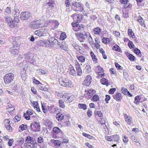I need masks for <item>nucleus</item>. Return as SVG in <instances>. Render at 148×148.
I'll list each match as a JSON object with an SVG mask.
<instances>
[{
  "label": "nucleus",
  "instance_id": "nucleus-33",
  "mask_svg": "<svg viewBox=\"0 0 148 148\" xmlns=\"http://www.w3.org/2000/svg\"><path fill=\"white\" fill-rule=\"evenodd\" d=\"M101 83L103 85H105L107 86L108 85V80L105 78L101 79L100 80Z\"/></svg>",
  "mask_w": 148,
  "mask_h": 148
},
{
  "label": "nucleus",
  "instance_id": "nucleus-27",
  "mask_svg": "<svg viewBox=\"0 0 148 148\" xmlns=\"http://www.w3.org/2000/svg\"><path fill=\"white\" fill-rule=\"evenodd\" d=\"M58 103L59 107L62 108H64L65 107L64 101L62 99H60L59 100Z\"/></svg>",
  "mask_w": 148,
  "mask_h": 148
},
{
  "label": "nucleus",
  "instance_id": "nucleus-14",
  "mask_svg": "<svg viewBox=\"0 0 148 148\" xmlns=\"http://www.w3.org/2000/svg\"><path fill=\"white\" fill-rule=\"evenodd\" d=\"M86 38L88 39V42L90 45H93L94 44V41L92 38L91 37L90 33L88 32L86 33Z\"/></svg>",
  "mask_w": 148,
  "mask_h": 148
},
{
  "label": "nucleus",
  "instance_id": "nucleus-49",
  "mask_svg": "<svg viewBox=\"0 0 148 148\" xmlns=\"http://www.w3.org/2000/svg\"><path fill=\"white\" fill-rule=\"evenodd\" d=\"M121 90L122 92L125 95H127V93H129V91H128L127 89L126 88H121Z\"/></svg>",
  "mask_w": 148,
  "mask_h": 148
},
{
  "label": "nucleus",
  "instance_id": "nucleus-16",
  "mask_svg": "<svg viewBox=\"0 0 148 148\" xmlns=\"http://www.w3.org/2000/svg\"><path fill=\"white\" fill-rule=\"evenodd\" d=\"M58 44L62 49L63 50L65 51H68L67 45L64 42H62L61 44H60V42H58Z\"/></svg>",
  "mask_w": 148,
  "mask_h": 148
},
{
  "label": "nucleus",
  "instance_id": "nucleus-28",
  "mask_svg": "<svg viewBox=\"0 0 148 148\" xmlns=\"http://www.w3.org/2000/svg\"><path fill=\"white\" fill-rule=\"evenodd\" d=\"M128 33L129 36L132 38L135 37L134 34L133 32L132 29H128Z\"/></svg>",
  "mask_w": 148,
  "mask_h": 148
},
{
  "label": "nucleus",
  "instance_id": "nucleus-37",
  "mask_svg": "<svg viewBox=\"0 0 148 148\" xmlns=\"http://www.w3.org/2000/svg\"><path fill=\"white\" fill-rule=\"evenodd\" d=\"M138 20L141 26L144 27L145 26V25L144 23V21L142 17H140V18L138 19Z\"/></svg>",
  "mask_w": 148,
  "mask_h": 148
},
{
  "label": "nucleus",
  "instance_id": "nucleus-41",
  "mask_svg": "<svg viewBox=\"0 0 148 148\" xmlns=\"http://www.w3.org/2000/svg\"><path fill=\"white\" fill-rule=\"evenodd\" d=\"M53 131L56 134H58L60 132L61 130L58 127H55L53 129Z\"/></svg>",
  "mask_w": 148,
  "mask_h": 148
},
{
  "label": "nucleus",
  "instance_id": "nucleus-56",
  "mask_svg": "<svg viewBox=\"0 0 148 148\" xmlns=\"http://www.w3.org/2000/svg\"><path fill=\"white\" fill-rule=\"evenodd\" d=\"M72 46L77 51H79L80 50L79 46L76 44H73Z\"/></svg>",
  "mask_w": 148,
  "mask_h": 148
},
{
  "label": "nucleus",
  "instance_id": "nucleus-2",
  "mask_svg": "<svg viewBox=\"0 0 148 148\" xmlns=\"http://www.w3.org/2000/svg\"><path fill=\"white\" fill-rule=\"evenodd\" d=\"M29 27L32 29H35L39 28L44 27L45 25L42 23V21L41 20H38L31 22L29 25Z\"/></svg>",
  "mask_w": 148,
  "mask_h": 148
},
{
  "label": "nucleus",
  "instance_id": "nucleus-19",
  "mask_svg": "<svg viewBox=\"0 0 148 148\" xmlns=\"http://www.w3.org/2000/svg\"><path fill=\"white\" fill-rule=\"evenodd\" d=\"M79 40L80 42H84L86 38V33H85L84 34H83L82 33H80L79 34Z\"/></svg>",
  "mask_w": 148,
  "mask_h": 148
},
{
  "label": "nucleus",
  "instance_id": "nucleus-38",
  "mask_svg": "<svg viewBox=\"0 0 148 148\" xmlns=\"http://www.w3.org/2000/svg\"><path fill=\"white\" fill-rule=\"evenodd\" d=\"M127 56L129 59L131 61H134L135 58V57L131 54L128 53Z\"/></svg>",
  "mask_w": 148,
  "mask_h": 148
},
{
  "label": "nucleus",
  "instance_id": "nucleus-35",
  "mask_svg": "<svg viewBox=\"0 0 148 148\" xmlns=\"http://www.w3.org/2000/svg\"><path fill=\"white\" fill-rule=\"evenodd\" d=\"M40 126L39 123L37 122L34 123H32L30 125V126L32 128V127H33L36 129L39 128Z\"/></svg>",
  "mask_w": 148,
  "mask_h": 148
},
{
  "label": "nucleus",
  "instance_id": "nucleus-40",
  "mask_svg": "<svg viewBox=\"0 0 148 148\" xmlns=\"http://www.w3.org/2000/svg\"><path fill=\"white\" fill-rule=\"evenodd\" d=\"M21 119V117L20 115L18 114L15 117L14 119V121L15 122H18Z\"/></svg>",
  "mask_w": 148,
  "mask_h": 148
},
{
  "label": "nucleus",
  "instance_id": "nucleus-7",
  "mask_svg": "<svg viewBox=\"0 0 148 148\" xmlns=\"http://www.w3.org/2000/svg\"><path fill=\"white\" fill-rule=\"evenodd\" d=\"M30 13L27 12H22L20 14V18L21 19L24 20L28 19L30 17Z\"/></svg>",
  "mask_w": 148,
  "mask_h": 148
},
{
  "label": "nucleus",
  "instance_id": "nucleus-64",
  "mask_svg": "<svg viewBox=\"0 0 148 148\" xmlns=\"http://www.w3.org/2000/svg\"><path fill=\"white\" fill-rule=\"evenodd\" d=\"M87 114L88 117H90L92 115V112L91 111L88 110L87 112Z\"/></svg>",
  "mask_w": 148,
  "mask_h": 148
},
{
  "label": "nucleus",
  "instance_id": "nucleus-62",
  "mask_svg": "<svg viewBox=\"0 0 148 148\" xmlns=\"http://www.w3.org/2000/svg\"><path fill=\"white\" fill-rule=\"evenodd\" d=\"M116 67L117 68L118 70H121L122 69V67L120 66L118 63H115Z\"/></svg>",
  "mask_w": 148,
  "mask_h": 148
},
{
  "label": "nucleus",
  "instance_id": "nucleus-26",
  "mask_svg": "<svg viewBox=\"0 0 148 148\" xmlns=\"http://www.w3.org/2000/svg\"><path fill=\"white\" fill-rule=\"evenodd\" d=\"M52 142L53 143L54 145L56 146V147L60 146L61 142L60 141L58 140H53V142Z\"/></svg>",
  "mask_w": 148,
  "mask_h": 148
},
{
  "label": "nucleus",
  "instance_id": "nucleus-57",
  "mask_svg": "<svg viewBox=\"0 0 148 148\" xmlns=\"http://www.w3.org/2000/svg\"><path fill=\"white\" fill-rule=\"evenodd\" d=\"M102 40L103 43L106 44L109 42L110 40L109 38H106L103 39Z\"/></svg>",
  "mask_w": 148,
  "mask_h": 148
},
{
  "label": "nucleus",
  "instance_id": "nucleus-45",
  "mask_svg": "<svg viewBox=\"0 0 148 148\" xmlns=\"http://www.w3.org/2000/svg\"><path fill=\"white\" fill-rule=\"evenodd\" d=\"M95 113L96 115L100 117L101 118L102 117H103V114L101 111H95Z\"/></svg>",
  "mask_w": 148,
  "mask_h": 148
},
{
  "label": "nucleus",
  "instance_id": "nucleus-63",
  "mask_svg": "<svg viewBox=\"0 0 148 148\" xmlns=\"http://www.w3.org/2000/svg\"><path fill=\"white\" fill-rule=\"evenodd\" d=\"M116 89L115 88H113L110 89L109 91V93L110 94H113L116 91Z\"/></svg>",
  "mask_w": 148,
  "mask_h": 148
},
{
  "label": "nucleus",
  "instance_id": "nucleus-21",
  "mask_svg": "<svg viewBox=\"0 0 148 148\" xmlns=\"http://www.w3.org/2000/svg\"><path fill=\"white\" fill-rule=\"evenodd\" d=\"M93 33L95 35H100L101 33V29L99 27L95 28L93 30Z\"/></svg>",
  "mask_w": 148,
  "mask_h": 148
},
{
  "label": "nucleus",
  "instance_id": "nucleus-12",
  "mask_svg": "<svg viewBox=\"0 0 148 148\" xmlns=\"http://www.w3.org/2000/svg\"><path fill=\"white\" fill-rule=\"evenodd\" d=\"M72 16L73 19L74 20V21H76L77 22L79 23L81 22V20L82 18V16L75 13Z\"/></svg>",
  "mask_w": 148,
  "mask_h": 148
},
{
  "label": "nucleus",
  "instance_id": "nucleus-6",
  "mask_svg": "<svg viewBox=\"0 0 148 148\" xmlns=\"http://www.w3.org/2000/svg\"><path fill=\"white\" fill-rule=\"evenodd\" d=\"M48 30L46 29H41L36 31L34 33L39 37L45 36L48 34Z\"/></svg>",
  "mask_w": 148,
  "mask_h": 148
},
{
  "label": "nucleus",
  "instance_id": "nucleus-51",
  "mask_svg": "<svg viewBox=\"0 0 148 148\" xmlns=\"http://www.w3.org/2000/svg\"><path fill=\"white\" fill-rule=\"evenodd\" d=\"M134 52L136 54L138 55L139 56H140L141 55V52L138 49L136 48L134 51Z\"/></svg>",
  "mask_w": 148,
  "mask_h": 148
},
{
  "label": "nucleus",
  "instance_id": "nucleus-4",
  "mask_svg": "<svg viewBox=\"0 0 148 148\" xmlns=\"http://www.w3.org/2000/svg\"><path fill=\"white\" fill-rule=\"evenodd\" d=\"M14 78V75L12 73L6 74L4 77V82L8 84L12 82Z\"/></svg>",
  "mask_w": 148,
  "mask_h": 148
},
{
  "label": "nucleus",
  "instance_id": "nucleus-43",
  "mask_svg": "<svg viewBox=\"0 0 148 148\" xmlns=\"http://www.w3.org/2000/svg\"><path fill=\"white\" fill-rule=\"evenodd\" d=\"M113 141L118 142L119 139V137L117 135L112 136Z\"/></svg>",
  "mask_w": 148,
  "mask_h": 148
},
{
  "label": "nucleus",
  "instance_id": "nucleus-13",
  "mask_svg": "<svg viewBox=\"0 0 148 148\" xmlns=\"http://www.w3.org/2000/svg\"><path fill=\"white\" fill-rule=\"evenodd\" d=\"M113 98L117 101H121L122 99V94L120 93H117L115 95H113Z\"/></svg>",
  "mask_w": 148,
  "mask_h": 148
},
{
  "label": "nucleus",
  "instance_id": "nucleus-31",
  "mask_svg": "<svg viewBox=\"0 0 148 148\" xmlns=\"http://www.w3.org/2000/svg\"><path fill=\"white\" fill-rule=\"evenodd\" d=\"M12 14H14V16H19L20 14V11L18 9L15 8L14 7V10H13Z\"/></svg>",
  "mask_w": 148,
  "mask_h": 148
},
{
  "label": "nucleus",
  "instance_id": "nucleus-53",
  "mask_svg": "<svg viewBox=\"0 0 148 148\" xmlns=\"http://www.w3.org/2000/svg\"><path fill=\"white\" fill-rule=\"evenodd\" d=\"M77 73L78 75L80 76L82 75V70L81 69V68L76 69Z\"/></svg>",
  "mask_w": 148,
  "mask_h": 148
},
{
  "label": "nucleus",
  "instance_id": "nucleus-20",
  "mask_svg": "<svg viewBox=\"0 0 148 148\" xmlns=\"http://www.w3.org/2000/svg\"><path fill=\"white\" fill-rule=\"evenodd\" d=\"M49 42L52 45H54L58 43V42L57 39L54 37H50L48 38Z\"/></svg>",
  "mask_w": 148,
  "mask_h": 148
},
{
  "label": "nucleus",
  "instance_id": "nucleus-39",
  "mask_svg": "<svg viewBox=\"0 0 148 148\" xmlns=\"http://www.w3.org/2000/svg\"><path fill=\"white\" fill-rule=\"evenodd\" d=\"M46 5H48V7H47L48 9L50 10L52 9L53 7V2H49L46 3Z\"/></svg>",
  "mask_w": 148,
  "mask_h": 148
},
{
  "label": "nucleus",
  "instance_id": "nucleus-32",
  "mask_svg": "<svg viewBox=\"0 0 148 148\" xmlns=\"http://www.w3.org/2000/svg\"><path fill=\"white\" fill-rule=\"evenodd\" d=\"M99 97L98 95H95L92 98V100L93 102H97L99 100Z\"/></svg>",
  "mask_w": 148,
  "mask_h": 148
},
{
  "label": "nucleus",
  "instance_id": "nucleus-8",
  "mask_svg": "<svg viewBox=\"0 0 148 148\" xmlns=\"http://www.w3.org/2000/svg\"><path fill=\"white\" fill-rule=\"evenodd\" d=\"M18 16H14V18L13 20H12V24L9 25L10 27L12 28L17 26V23L19 22V21Z\"/></svg>",
  "mask_w": 148,
  "mask_h": 148
},
{
  "label": "nucleus",
  "instance_id": "nucleus-1",
  "mask_svg": "<svg viewBox=\"0 0 148 148\" xmlns=\"http://www.w3.org/2000/svg\"><path fill=\"white\" fill-rule=\"evenodd\" d=\"M18 38H15L14 40L12 42L13 46L9 50V52L12 56L17 55L19 52L18 50L20 48V44L16 41Z\"/></svg>",
  "mask_w": 148,
  "mask_h": 148
},
{
  "label": "nucleus",
  "instance_id": "nucleus-23",
  "mask_svg": "<svg viewBox=\"0 0 148 148\" xmlns=\"http://www.w3.org/2000/svg\"><path fill=\"white\" fill-rule=\"evenodd\" d=\"M56 117L57 118H58V121H61L64 119V116L62 114L58 113L56 114Z\"/></svg>",
  "mask_w": 148,
  "mask_h": 148
},
{
  "label": "nucleus",
  "instance_id": "nucleus-58",
  "mask_svg": "<svg viewBox=\"0 0 148 148\" xmlns=\"http://www.w3.org/2000/svg\"><path fill=\"white\" fill-rule=\"evenodd\" d=\"M110 97L109 95H106V98L105 99V101H106V103H108V101L110 100Z\"/></svg>",
  "mask_w": 148,
  "mask_h": 148
},
{
  "label": "nucleus",
  "instance_id": "nucleus-54",
  "mask_svg": "<svg viewBox=\"0 0 148 148\" xmlns=\"http://www.w3.org/2000/svg\"><path fill=\"white\" fill-rule=\"evenodd\" d=\"M66 37V34L64 33H62L60 36V39L62 40H64Z\"/></svg>",
  "mask_w": 148,
  "mask_h": 148
},
{
  "label": "nucleus",
  "instance_id": "nucleus-61",
  "mask_svg": "<svg viewBox=\"0 0 148 148\" xmlns=\"http://www.w3.org/2000/svg\"><path fill=\"white\" fill-rule=\"evenodd\" d=\"M97 68L98 69V72H101V73H103L104 72L103 69L100 66H97Z\"/></svg>",
  "mask_w": 148,
  "mask_h": 148
},
{
  "label": "nucleus",
  "instance_id": "nucleus-50",
  "mask_svg": "<svg viewBox=\"0 0 148 148\" xmlns=\"http://www.w3.org/2000/svg\"><path fill=\"white\" fill-rule=\"evenodd\" d=\"M78 24L79 23L77 22V21H74V22L72 23V25L73 28H74L75 29H76V28H77V26L78 25Z\"/></svg>",
  "mask_w": 148,
  "mask_h": 148
},
{
  "label": "nucleus",
  "instance_id": "nucleus-15",
  "mask_svg": "<svg viewBox=\"0 0 148 148\" xmlns=\"http://www.w3.org/2000/svg\"><path fill=\"white\" fill-rule=\"evenodd\" d=\"M36 145V143L35 141H34L30 143V144L27 143H25L24 146H25L27 148H34L35 145Z\"/></svg>",
  "mask_w": 148,
  "mask_h": 148
},
{
  "label": "nucleus",
  "instance_id": "nucleus-60",
  "mask_svg": "<svg viewBox=\"0 0 148 148\" xmlns=\"http://www.w3.org/2000/svg\"><path fill=\"white\" fill-rule=\"evenodd\" d=\"M128 45L129 46V47L130 49L133 48L134 47V45H133V44L132 42V41H130L128 43Z\"/></svg>",
  "mask_w": 148,
  "mask_h": 148
},
{
  "label": "nucleus",
  "instance_id": "nucleus-30",
  "mask_svg": "<svg viewBox=\"0 0 148 148\" xmlns=\"http://www.w3.org/2000/svg\"><path fill=\"white\" fill-rule=\"evenodd\" d=\"M140 99L141 97L140 96H136L134 98V103L136 105L139 104Z\"/></svg>",
  "mask_w": 148,
  "mask_h": 148
},
{
  "label": "nucleus",
  "instance_id": "nucleus-55",
  "mask_svg": "<svg viewBox=\"0 0 148 148\" xmlns=\"http://www.w3.org/2000/svg\"><path fill=\"white\" fill-rule=\"evenodd\" d=\"M44 141L43 138L41 137H39L38 138L37 141L38 143H41Z\"/></svg>",
  "mask_w": 148,
  "mask_h": 148
},
{
  "label": "nucleus",
  "instance_id": "nucleus-17",
  "mask_svg": "<svg viewBox=\"0 0 148 148\" xmlns=\"http://www.w3.org/2000/svg\"><path fill=\"white\" fill-rule=\"evenodd\" d=\"M85 92L88 96V98H90L95 94V90L90 89L88 90H85Z\"/></svg>",
  "mask_w": 148,
  "mask_h": 148
},
{
  "label": "nucleus",
  "instance_id": "nucleus-34",
  "mask_svg": "<svg viewBox=\"0 0 148 148\" xmlns=\"http://www.w3.org/2000/svg\"><path fill=\"white\" fill-rule=\"evenodd\" d=\"M52 25L55 28H56L58 27L59 23L58 21L56 20H53L52 21Z\"/></svg>",
  "mask_w": 148,
  "mask_h": 148
},
{
  "label": "nucleus",
  "instance_id": "nucleus-5",
  "mask_svg": "<svg viewBox=\"0 0 148 148\" xmlns=\"http://www.w3.org/2000/svg\"><path fill=\"white\" fill-rule=\"evenodd\" d=\"M73 9L76 11H80L82 12H85L83 5L81 3L77 2H75L73 4Z\"/></svg>",
  "mask_w": 148,
  "mask_h": 148
},
{
  "label": "nucleus",
  "instance_id": "nucleus-3",
  "mask_svg": "<svg viewBox=\"0 0 148 148\" xmlns=\"http://www.w3.org/2000/svg\"><path fill=\"white\" fill-rule=\"evenodd\" d=\"M60 84L65 87H71L72 86L71 81L68 79H62L59 80Z\"/></svg>",
  "mask_w": 148,
  "mask_h": 148
},
{
  "label": "nucleus",
  "instance_id": "nucleus-59",
  "mask_svg": "<svg viewBox=\"0 0 148 148\" xmlns=\"http://www.w3.org/2000/svg\"><path fill=\"white\" fill-rule=\"evenodd\" d=\"M17 84L16 83H14L12 85V89L14 90H15L17 88Z\"/></svg>",
  "mask_w": 148,
  "mask_h": 148
},
{
  "label": "nucleus",
  "instance_id": "nucleus-47",
  "mask_svg": "<svg viewBox=\"0 0 148 148\" xmlns=\"http://www.w3.org/2000/svg\"><path fill=\"white\" fill-rule=\"evenodd\" d=\"M86 72L87 73H89L91 71L90 66L89 65H87L85 67Z\"/></svg>",
  "mask_w": 148,
  "mask_h": 148
},
{
  "label": "nucleus",
  "instance_id": "nucleus-9",
  "mask_svg": "<svg viewBox=\"0 0 148 148\" xmlns=\"http://www.w3.org/2000/svg\"><path fill=\"white\" fill-rule=\"evenodd\" d=\"M91 77L89 75H87L85 78V79L83 82L84 85L88 86H89L91 82Z\"/></svg>",
  "mask_w": 148,
  "mask_h": 148
},
{
  "label": "nucleus",
  "instance_id": "nucleus-10",
  "mask_svg": "<svg viewBox=\"0 0 148 148\" xmlns=\"http://www.w3.org/2000/svg\"><path fill=\"white\" fill-rule=\"evenodd\" d=\"M66 94H65L64 95L62 96V98L64 99L65 101L66 102L69 103L72 101L73 100L74 96L73 95L68 96L66 95Z\"/></svg>",
  "mask_w": 148,
  "mask_h": 148
},
{
  "label": "nucleus",
  "instance_id": "nucleus-29",
  "mask_svg": "<svg viewBox=\"0 0 148 148\" xmlns=\"http://www.w3.org/2000/svg\"><path fill=\"white\" fill-rule=\"evenodd\" d=\"M5 20L9 25L12 24V18L10 17L6 16L5 17Z\"/></svg>",
  "mask_w": 148,
  "mask_h": 148
},
{
  "label": "nucleus",
  "instance_id": "nucleus-48",
  "mask_svg": "<svg viewBox=\"0 0 148 148\" xmlns=\"http://www.w3.org/2000/svg\"><path fill=\"white\" fill-rule=\"evenodd\" d=\"M112 50L117 51H120V48L117 45H115L112 48Z\"/></svg>",
  "mask_w": 148,
  "mask_h": 148
},
{
  "label": "nucleus",
  "instance_id": "nucleus-18",
  "mask_svg": "<svg viewBox=\"0 0 148 148\" xmlns=\"http://www.w3.org/2000/svg\"><path fill=\"white\" fill-rule=\"evenodd\" d=\"M31 54L30 53H25L24 54L25 56V59L28 62L31 63L33 64V60H29V56H30Z\"/></svg>",
  "mask_w": 148,
  "mask_h": 148
},
{
  "label": "nucleus",
  "instance_id": "nucleus-46",
  "mask_svg": "<svg viewBox=\"0 0 148 148\" xmlns=\"http://www.w3.org/2000/svg\"><path fill=\"white\" fill-rule=\"evenodd\" d=\"M125 121L129 124H131L132 123V118L131 116H129V118L126 119L125 120Z\"/></svg>",
  "mask_w": 148,
  "mask_h": 148
},
{
  "label": "nucleus",
  "instance_id": "nucleus-22",
  "mask_svg": "<svg viewBox=\"0 0 148 148\" xmlns=\"http://www.w3.org/2000/svg\"><path fill=\"white\" fill-rule=\"evenodd\" d=\"M32 103L33 105L34 109H36L38 112H40V109L38 102L33 101V103Z\"/></svg>",
  "mask_w": 148,
  "mask_h": 148
},
{
  "label": "nucleus",
  "instance_id": "nucleus-25",
  "mask_svg": "<svg viewBox=\"0 0 148 148\" xmlns=\"http://www.w3.org/2000/svg\"><path fill=\"white\" fill-rule=\"evenodd\" d=\"M32 139L33 138L31 137H30V136H28L27 137L25 140V143H27V144H30V143L34 141Z\"/></svg>",
  "mask_w": 148,
  "mask_h": 148
},
{
  "label": "nucleus",
  "instance_id": "nucleus-42",
  "mask_svg": "<svg viewBox=\"0 0 148 148\" xmlns=\"http://www.w3.org/2000/svg\"><path fill=\"white\" fill-rule=\"evenodd\" d=\"M131 138L133 141L136 143V145H138L137 144H140V143L135 136L133 135L131 136Z\"/></svg>",
  "mask_w": 148,
  "mask_h": 148
},
{
  "label": "nucleus",
  "instance_id": "nucleus-24",
  "mask_svg": "<svg viewBox=\"0 0 148 148\" xmlns=\"http://www.w3.org/2000/svg\"><path fill=\"white\" fill-rule=\"evenodd\" d=\"M76 58L80 62L83 63L85 61L86 59L85 57L82 55L79 56H77Z\"/></svg>",
  "mask_w": 148,
  "mask_h": 148
},
{
  "label": "nucleus",
  "instance_id": "nucleus-11",
  "mask_svg": "<svg viewBox=\"0 0 148 148\" xmlns=\"http://www.w3.org/2000/svg\"><path fill=\"white\" fill-rule=\"evenodd\" d=\"M33 111L30 109H29L26 112V114L24 113V116L25 118L27 120H29L30 119V115H32L33 114Z\"/></svg>",
  "mask_w": 148,
  "mask_h": 148
},
{
  "label": "nucleus",
  "instance_id": "nucleus-36",
  "mask_svg": "<svg viewBox=\"0 0 148 148\" xmlns=\"http://www.w3.org/2000/svg\"><path fill=\"white\" fill-rule=\"evenodd\" d=\"M78 107L79 108L82 109L84 110L87 109V106L84 104L79 103L78 105Z\"/></svg>",
  "mask_w": 148,
  "mask_h": 148
},
{
  "label": "nucleus",
  "instance_id": "nucleus-52",
  "mask_svg": "<svg viewBox=\"0 0 148 148\" xmlns=\"http://www.w3.org/2000/svg\"><path fill=\"white\" fill-rule=\"evenodd\" d=\"M27 126L26 125L22 124L19 126V128H21V130L23 131L25 130L27 128Z\"/></svg>",
  "mask_w": 148,
  "mask_h": 148
},
{
  "label": "nucleus",
  "instance_id": "nucleus-44",
  "mask_svg": "<svg viewBox=\"0 0 148 148\" xmlns=\"http://www.w3.org/2000/svg\"><path fill=\"white\" fill-rule=\"evenodd\" d=\"M73 29L74 31H78L80 30V31H82L83 30V26L82 25H78L77 26V28H76V29H75L74 28H73Z\"/></svg>",
  "mask_w": 148,
  "mask_h": 148
}]
</instances>
